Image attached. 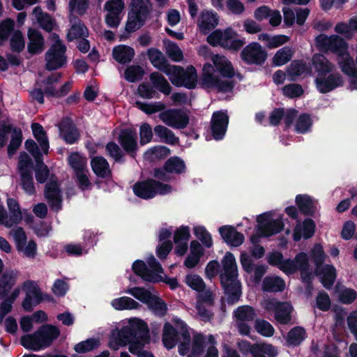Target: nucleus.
Segmentation results:
<instances>
[{
  "label": "nucleus",
  "mask_w": 357,
  "mask_h": 357,
  "mask_svg": "<svg viewBox=\"0 0 357 357\" xmlns=\"http://www.w3.org/2000/svg\"><path fill=\"white\" fill-rule=\"evenodd\" d=\"M150 342L149 329L147 324L137 317L122 320L119 326L112 330L109 340L110 348L117 350L120 347L128 345L132 354L138 357H154L146 351H139Z\"/></svg>",
  "instance_id": "nucleus-1"
},
{
  "label": "nucleus",
  "mask_w": 357,
  "mask_h": 357,
  "mask_svg": "<svg viewBox=\"0 0 357 357\" xmlns=\"http://www.w3.org/2000/svg\"><path fill=\"white\" fill-rule=\"evenodd\" d=\"M315 45L321 51L336 54L341 70L350 77V88L357 89V44L354 50L356 63L348 51L347 43L337 35L320 34L315 38Z\"/></svg>",
  "instance_id": "nucleus-2"
},
{
  "label": "nucleus",
  "mask_w": 357,
  "mask_h": 357,
  "mask_svg": "<svg viewBox=\"0 0 357 357\" xmlns=\"http://www.w3.org/2000/svg\"><path fill=\"white\" fill-rule=\"evenodd\" d=\"M211 63H206L203 66L202 75V84L204 87L217 90L220 92L230 91L233 86L228 79L234 75V70L227 57L220 54L213 55Z\"/></svg>",
  "instance_id": "nucleus-3"
},
{
  "label": "nucleus",
  "mask_w": 357,
  "mask_h": 357,
  "mask_svg": "<svg viewBox=\"0 0 357 357\" xmlns=\"http://www.w3.org/2000/svg\"><path fill=\"white\" fill-rule=\"evenodd\" d=\"M312 62L317 73L314 83L320 93H326L343 85L342 77L334 71L335 66L324 55L314 54Z\"/></svg>",
  "instance_id": "nucleus-4"
},
{
  "label": "nucleus",
  "mask_w": 357,
  "mask_h": 357,
  "mask_svg": "<svg viewBox=\"0 0 357 357\" xmlns=\"http://www.w3.org/2000/svg\"><path fill=\"white\" fill-rule=\"evenodd\" d=\"M220 280L228 302L234 303L238 301L241 295V284L238 280V266L234 255L227 252L221 260Z\"/></svg>",
  "instance_id": "nucleus-5"
},
{
  "label": "nucleus",
  "mask_w": 357,
  "mask_h": 357,
  "mask_svg": "<svg viewBox=\"0 0 357 357\" xmlns=\"http://www.w3.org/2000/svg\"><path fill=\"white\" fill-rule=\"evenodd\" d=\"M146 263L147 264L142 260L135 261L132 266V271L144 281L151 282L165 281L172 289L178 287V284L176 279L167 278L165 280L163 268L153 255L146 257Z\"/></svg>",
  "instance_id": "nucleus-6"
},
{
  "label": "nucleus",
  "mask_w": 357,
  "mask_h": 357,
  "mask_svg": "<svg viewBox=\"0 0 357 357\" xmlns=\"http://www.w3.org/2000/svg\"><path fill=\"white\" fill-rule=\"evenodd\" d=\"M60 335L59 329L53 325H44L35 332L26 333L20 338V344L25 349L39 351L50 347Z\"/></svg>",
  "instance_id": "nucleus-7"
},
{
  "label": "nucleus",
  "mask_w": 357,
  "mask_h": 357,
  "mask_svg": "<svg viewBox=\"0 0 357 357\" xmlns=\"http://www.w3.org/2000/svg\"><path fill=\"white\" fill-rule=\"evenodd\" d=\"M255 234L251 236V242L257 243L260 237H270L280 233L284 228L283 215L276 211H268L256 218Z\"/></svg>",
  "instance_id": "nucleus-8"
},
{
  "label": "nucleus",
  "mask_w": 357,
  "mask_h": 357,
  "mask_svg": "<svg viewBox=\"0 0 357 357\" xmlns=\"http://www.w3.org/2000/svg\"><path fill=\"white\" fill-rule=\"evenodd\" d=\"M214 339L210 335L206 341L202 335H196L192 342H183L178 346V352L181 356L187 357H198L204 349L207 348L204 357H218V352L213 345Z\"/></svg>",
  "instance_id": "nucleus-9"
},
{
  "label": "nucleus",
  "mask_w": 357,
  "mask_h": 357,
  "mask_svg": "<svg viewBox=\"0 0 357 357\" xmlns=\"http://www.w3.org/2000/svg\"><path fill=\"white\" fill-rule=\"evenodd\" d=\"M206 40L211 45L220 46L225 50L238 51L245 44V40L238 37V33L231 27L216 29L211 32Z\"/></svg>",
  "instance_id": "nucleus-10"
},
{
  "label": "nucleus",
  "mask_w": 357,
  "mask_h": 357,
  "mask_svg": "<svg viewBox=\"0 0 357 357\" xmlns=\"http://www.w3.org/2000/svg\"><path fill=\"white\" fill-rule=\"evenodd\" d=\"M310 257L315 265V273L320 278L321 282L326 288H330L333 284L336 274L333 266L323 265L326 255L321 245L316 244L310 251Z\"/></svg>",
  "instance_id": "nucleus-11"
},
{
  "label": "nucleus",
  "mask_w": 357,
  "mask_h": 357,
  "mask_svg": "<svg viewBox=\"0 0 357 357\" xmlns=\"http://www.w3.org/2000/svg\"><path fill=\"white\" fill-rule=\"evenodd\" d=\"M158 179H149L136 183L132 188L135 195L142 199H149L158 195H163L170 193L173 188L161 182Z\"/></svg>",
  "instance_id": "nucleus-12"
},
{
  "label": "nucleus",
  "mask_w": 357,
  "mask_h": 357,
  "mask_svg": "<svg viewBox=\"0 0 357 357\" xmlns=\"http://www.w3.org/2000/svg\"><path fill=\"white\" fill-rule=\"evenodd\" d=\"M7 205L9 215H7L3 207L0 205V224L3 225L7 228H11L18 225L22 219L27 224L32 222L33 217L26 210L22 211L15 199L8 198Z\"/></svg>",
  "instance_id": "nucleus-13"
},
{
  "label": "nucleus",
  "mask_w": 357,
  "mask_h": 357,
  "mask_svg": "<svg viewBox=\"0 0 357 357\" xmlns=\"http://www.w3.org/2000/svg\"><path fill=\"white\" fill-rule=\"evenodd\" d=\"M50 39L52 43L45 54L46 67L49 70H55L63 66L66 63V47L58 35L52 33Z\"/></svg>",
  "instance_id": "nucleus-14"
},
{
  "label": "nucleus",
  "mask_w": 357,
  "mask_h": 357,
  "mask_svg": "<svg viewBox=\"0 0 357 357\" xmlns=\"http://www.w3.org/2000/svg\"><path fill=\"white\" fill-rule=\"evenodd\" d=\"M15 245L17 251L23 257L34 259L37 255V244L33 240L27 239L26 234L22 227H16L9 232Z\"/></svg>",
  "instance_id": "nucleus-15"
},
{
  "label": "nucleus",
  "mask_w": 357,
  "mask_h": 357,
  "mask_svg": "<svg viewBox=\"0 0 357 357\" xmlns=\"http://www.w3.org/2000/svg\"><path fill=\"white\" fill-rule=\"evenodd\" d=\"M174 321L176 331L169 323H166L163 328L162 342L164 346L168 349L174 347L179 335L183 338L181 344L185 341L188 342V340L191 342L190 340V334L183 321L178 319H175Z\"/></svg>",
  "instance_id": "nucleus-16"
},
{
  "label": "nucleus",
  "mask_w": 357,
  "mask_h": 357,
  "mask_svg": "<svg viewBox=\"0 0 357 357\" xmlns=\"http://www.w3.org/2000/svg\"><path fill=\"white\" fill-rule=\"evenodd\" d=\"M18 289L20 294L23 291L24 298L22 302V307L26 312H30L43 299V295L38 284L32 280H26L22 284L15 287Z\"/></svg>",
  "instance_id": "nucleus-17"
},
{
  "label": "nucleus",
  "mask_w": 357,
  "mask_h": 357,
  "mask_svg": "<svg viewBox=\"0 0 357 357\" xmlns=\"http://www.w3.org/2000/svg\"><path fill=\"white\" fill-rule=\"evenodd\" d=\"M280 269L287 274H291L299 270L303 280H307L312 274L310 273L309 259L305 252L298 253L294 260L283 259Z\"/></svg>",
  "instance_id": "nucleus-18"
},
{
  "label": "nucleus",
  "mask_w": 357,
  "mask_h": 357,
  "mask_svg": "<svg viewBox=\"0 0 357 357\" xmlns=\"http://www.w3.org/2000/svg\"><path fill=\"white\" fill-rule=\"evenodd\" d=\"M144 3L145 1H132L126 25V30L128 32L135 31L142 26L146 19L149 8Z\"/></svg>",
  "instance_id": "nucleus-19"
},
{
  "label": "nucleus",
  "mask_w": 357,
  "mask_h": 357,
  "mask_svg": "<svg viewBox=\"0 0 357 357\" xmlns=\"http://www.w3.org/2000/svg\"><path fill=\"white\" fill-rule=\"evenodd\" d=\"M159 118L166 126L175 129H183L189 123L188 114L179 109H168L159 114Z\"/></svg>",
  "instance_id": "nucleus-20"
},
{
  "label": "nucleus",
  "mask_w": 357,
  "mask_h": 357,
  "mask_svg": "<svg viewBox=\"0 0 357 357\" xmlns=\"http://www.w3.org/2000/svg\"><path fill=\"white\" fill-rule=\"evenodd\" d=\"M241 58L248 64L261 65L267 59V52L259 43H251L241 51Z\"/></svg>",
  "instance_id": "nucleus-21"
},
{
  "label": "nucleus",
  "mask_w": 357,
  "mask_h": 357,
  "mask_svg": "<svg viewBox=\"0 0 357 357\" xmlns=\"http://www.w3.org/2000/svg\"><path fill=\"white\" fill-rule=\"evenodd\" d=\"M185 171V165L183 160L178 157H172L167 160L163 169H156L154 176L156 179L166 181L171 180L169 174H182Z\"/></svg>",
  "instance_id": "nucleus-22"
},
{
  "label": "nucleus",
  "mask_w": 357,
  "mask_h": 357,
  "mask_svg": "<svg viewBox=\"0 0 357 357\" xmlns=\"http://www.w3.org/2000/svg\"><path fill=\"white\" fill-rule=\"evenodd\" d=\"M45 197L50 207L56 211L61 209L62 202V193L60 185L54 176L52 175L48 178L45 185Z\"/></svg>",
  "instance_id": "nucleus-23"
},
{
  "label": "nucleus",
  "mask_w": 357,
  "mask_h": 357,
  "mask_svg": "<svg viewBox=\"0 0 357 357\" xmlns=\"http://www.w3.org/2000/svg\"><path fill=\"white\" fill-rule=\"evenodd\" d=\"M185 283L192 290L199 293V299L207 303L213 301V294L206 289L205 282L197 274L189 273L185 275Z\"/></svg>",
  "instance_id": "nucleus-24"
},
{
  "label": "nucleus",
  "mask_w": 357,
  "mask_h": 357,
  "mask_svg": "<svg viewBox=\"0 0 357 357\" xmlns=\"http://www.w3.org/2000/svg\"><path fill=\"white\" fill-rule=\"evenodd\" d=\"M123 1H106L105 10L107 12L105 23L109 27H117L123 15Z\"/></svg>",
  "instance_id": "nucleus-25"
},
{
  "label": "nucleus",
  "mask_w": 357,
  "mask_h": 357,
  "mask_svg": "<svg viewBox=\"0 0 357 357\" xmlns=\"http://www.w3.org/2000/svg\"><path fill=\"white\" fill-rule=\"evenodd\" d=\"M19 273L15 270H7L0 277V299L9 298L17 283Z\"/></svg>",
  "instance_id": "nucleus-26"
},
{
  "label": "nucleus",
  "mask_w": 357,
  "mask_h": 357,
  "mask_svg": "<svg viewBox=\"0 0 357 357\" xmlns=\"http://www.w3.org/2000/svg\"><path fill=\"white\" fill-rule=\"evenodd\" d=\"M229 123V117L225 112H214L211 119V132L215 139H222L225 136Z\"/></svg>",
  "instance_id": "nucleus-27"
},
{
  "label": "nucleus",
  "mask_w": 357,
  "mask_h": 357,
  "mask_svg": "<svg viewBox=\"0 0 357 357\" xmlns=\"http://www.w3.org/2000/svg\"><path fill=\"white\" fill-rule=\"evenodd\" d=\"M222 239L229 245L238 247L244 242V236L238 232L234 227L225 225L218 229Z\"/></svg>",
  "instance_id": "nucleus-28"
},
{
  "label": "nucleus",
  "mask_w": 357,
  "mask_h": 357,
  "mask_svg": "<svg viewBox=\"0 0 357 357\" xmlns=\"http://www.w3.org/2000/svg\"><path fill=\"white\" fill-rule=\"evenodd\" d=\"M93 238L94 234L92 232L89 231H85L83 236L85 244L84 246L76 243H69L64 246V250L68 255L74 256L86 254L89 250L87 247H91L94 244Z\"/></svg>",
  "instance_id": "nucleus-29"
},
{
  "label": "nucleus",
  "mask_w": 357,
  "mask_h": 357,
  "mask_svg": "<svg viewBox=\"0 0 357 357\" xmlns=\"http://www.w3.org/2000/svg\"><path fill=\"white\" fill-rule=\"evenodd\" d=\"M218 24L219 17L217 13L209 10L202 12L197 21L199 29L204 34L208 33Z\"/></svg>",
  "instance_id": "nucleus-30"
},
{
  "label": "nucleus",
  "mask_w": 357,
  "mask_h": 357,
  "mask_svg": "<svg viewBox=\"0 0 357 357\" xmlns=\"http://www.w3.org/2000/svg\"><path fill=\"white\" fill-rule=\"evenodd\" d=\"M315 224L312 219L307 218L302 222H298L294 229V240L298 241L301 238H309L314 233Z\"/></svg>",
  "instance_id": "nucleus-31"
},
{
  "label": "nucleus",
  "mask_w": 357,
  "mask_h": 357,
  "mask_svg": "<svg viewBox=\"0 0 357 357\" xmlns=\"http://www.w3.org/2000/svg\"><path fill=\"white\" fill-rule=\"evenodd\" d=\"M295 202L299 210L305 215H312L317 211V201L308 195H298Z\"/></svg>",
  "instance_id": "nucleus-32"
},
{
  "label": "nucleus",
  "mask_w": 357,
  "mask_h": 357,
  "mask_svg": "<svg viewBox=\"0 0 357 357\" xmlns=\"http://www.w3.org/2000/svg\"><path fill=\"white\" fill-rule=\"evenodd\" d=\"M119 142L123 149L129 153H134L137 149L136 135L131 130H123L119 135Z\"/></svg>",
  "instance_id": "nucleus-33"
},
{
  "label": "nucleus",
  "mask_w": 357,
  "mask_h": 357,
  "mask_svg": "<svg viewBox=\"0 0 357 357\" xmlns=\"http://www.w3.org/2000/svg\"><path fill=\"white\" fill-rule=\"evenodd\" d=\"M29 43L28 52L31 54H37L44 50V40L41 34L36 30L29 29L28 31Z\"/></svg>",
  "instance_id": "nucleus-34"
},
{
  "label": "nucleus",
  "mask_w": 357,
  "mask_h": 357,
  "mask_svg": "<svg viewBox=\"0 0 357 357\" xmlns=\"http://www.w3.org/2000/svg\"><path fill=\"white\" fill-rule=\"evenodd\" d=\"M296 111L293 109L287 110L275 109L272 112L270 116V123L271 125H278L281 119H283L287 126L293 123V119L296 117Z\"/></svg>",
  "instance_id": "nucleus-35"
},
{
  "label": "nucleus",
  "mask_w": 357,
  "mask_h": 357,
  "mask_svg": "<svg viewBox=\"0 0 357 357\" xmlns=\"http://www.w3.org/2000/svg\"><path fill=\"white\" fill-rule=\"evenodd\" d=\"M111 306L116 310H132L139 309L141 305L128 296H121L111 301Z\"/></svg>",
  "instance_id": "nucleus-36"
},
{
  "label": "nucleus",
  "mask_w": 357,
  "mask_h": 357,
  "mask_svg": "<svg viewBox=\"0 0 357 357\" xmlns=\"http://www.w3.org/2000/svg\"><path fill=\"white\" fill-rule=\"evenodd\" d=\"M60 79V75L58 73L52 74L51 76L45 81H40L44 93L48 97H59L61 96V92L59 91L57 87V82Z\"/></svg>",
  "instance_id": "nucleus-37"
},
{
  "label": "nucleus",
  "mask_w": 357,
  "mask_h": 357,
  "mask_svg": "<svg viewBox=\"0 0 357 357\" xmlns=\"http://www.w3.org/2000/svg\"><path fill=\"white\" fill-rule=\"evenodd\" d=\"M287 71L289 80H295L300 76L308 75L311 73L310 67L301 61H294L288 67Z\"/></svg>",
  "instance_id": "nucleus-38"
},
{
  "label": "nucleus",
  "mask_w": 357,
  "mask_h": 357,
  "mask_svg": "<svg viewBox=\"0 0 357 357\" xmlns=\"http://www.w3.org/2000/svg\"><path fill=\"white\" fill-rule=\"evenodd\" d=\"M60 134L68 144L76 142L79 137V133L75 126L68 120L63 121L60 127Z\"/></svg>",
  "instance_id": "nucleus-39"
},
{
  "label": "nucleus",
  "mask_w": 357,
  "mask_h": 357,
  "mask_svg": "<svg viewBox=\"0 0 357 357\" xmlns=\"http://www.w3.org/2000/svg\"><path fill=\"white\" fill-rule=\"evenodd\" d=\"M112 54L116 61L126 63L131 61L135 55V51L130 47L121 45L113 49Z\"/></svg>",
  "instance_id": "nucleus-40"
},
{
  "label": "nucleus",
  "mask_w": 357,
  "mask_h": 357,
  "mask_svg": "<svg viewBox=\"0 0 357 357\" xmlns=\"http://www.w3.org/2000/svg\"><path fill=\"white\" fill-rule=\"evenodd\" d=\"M169 77L171 82L176 86H182L181 77L184 75L183 68L167 64L162 70Z\"/></svg>",
  "instance_id": "nucleus-41"
},
{
  "label": "nucleus",
  "mask_w": 357,
  "mask_h": 357,
  "mask_svg": "<svg viewBox=\"0 0 357 357\" xmlns=\"http://www.w3.org/2000/svg\"><path fill=\"white\" fill-rule=\"evenodd\" d=\"M293 311L291 305L288 302H282L275 312V320L282 324H287L290 322L291 313Z\"/></svg>",
  "instance_id": "nucleus-42"
},
{
  "label": "nucleus",
  "mask_w": 357,
  "mask_h": 357,
  "mask_svg": "<svg viewBox=\"0 0 357 357\" xmlns=\"http://www.w3.org/2000/svg\"><path fill=\"white\" fill-rule=\"evenodd\" d=\"M259 40L264 42L269 49L280 47L289 40V38L284 35L269 36L267 33H261L258 36Z\"/></svg>",
  "instance_id": "nucleus-43"
},
{
  "label": "nucleus",
  "mask_w": 357,
  "mask_h": 357,
  "mask_svg": "<svg viewBox=\"0 0 357 357\" xmlns=\"http://www.w3.org/2000/svg\"><path fill=\"white\" fill-rule=\"evenodd\" d=\"M284 288V281L278 276L266 277L263 281L262 289L264 291L277 292L283 291Z\"/></svg>",
  "instance_id": "nucleus-44"
},
{
  "label": "nucleus",
  "mask_w": 357,
  "mask_h": 357,
  "mask_svg": "<svg viewBox=\"0 0 357 357\" xmlns=\"http://www.w3.org/2000/svg\"><path fill=\"white\" fill-rule=\"evenodd\" d=\"M91 167L93 172L100 177H107L110 174L109 164L102 157H96L91 160Z\"/></svg>",
  "instance_id": "nucleus-45"
},
{
  "label": "nucleus",
  "mask_w": 357,
  "mask_h": 357,
  "mask_svg": "<svg viewBox=\"0 0 357 357\" xmlns=\"http://www.w3.org/2000/svg\"><path fill=\"white\" fill-rule=\"evenodd\" d=\"M125 293L132 296L147 305L152 302L153 298L155 296L149 290L142 287L129 288L125 291Z\"/></svg>",
  "instance_id": "nucleus-46"
},
{
  "label": "nucleus",
  "mask_w": 357,
  "mask_h": 357,
  "mask_svg": "<svg viewBox=\"0 0 357 357\" xmlns=\"http://www.w3.org/2000/svg\"><path fill=\"white\" fill-rule=\"evenodd\" d=\"M154 132L157 137L167 144H176L178 142V138L166 126L158 125L155 126Z\"/></svg>",
  "instance_id": "nucleus-47"
},
{
  "label": "nucleus",
  "mask_w": 357,
  "mask_h": 357,
  "mask_svg": "<svg viewBox=\"0 0 357 357\" xmlns=\"http://www.w3.org/2000/svg\"><path fill=\"white\" fill-rule=\"evenodd\" d=\"M294 122L295 130L301 134H304L310 131L312 126V120L310 115L306 114H301L299 116L296 115L293 119Z\"/></svg>",
  "instance_id": "nucleus-48"
},
{
  "label": "nucleus",
  "mask_w": 357,
  "mask_h": 357,
  "mask_svg": "<svg viewBox=\"0 0 357 357\" xmlns=\"http://www.w3.org/2000/svg\"><path fill=\"white\" fill-rule=\"evenodd\" d=\"M294 51L289 47H284L275 54L272 59V63L275 66H281L291 60Z\"/></svg>",
  "instance_id": "nucleus-49"
},
{
  "label": "nucleus",
  "mask_w": 357,
  "mask_h": 357,
  "mask_svg": "<svg viewBox=\"0 0 357 357\" xmlns=\"http://www.w3.org/2000/svg\"><path fill=\"white\" fill-rule=\"evenodd\" d=\"M193 233L202 244L206 248H211L213 245L211 234L204 226L196 225L193 227Z\"/></svg>",
  "instance_id": "nucleus-50"
},
{
  "label": "nucleus",
  "mask_w": 357,
  "mask_h": 357,
  "mask_svg": "<svg viewBox=\"0 0 357 357\" xmlns=\"http://www.w3.org/2000/svg\"><path fill=\"white\" fill-rule=\"evenodd\" d=\"M150 80L154 87L165 95L171 92V86L165 77L158 73H153L150 75Z\"/></svg>",
  "instance_id": "nucleus-51"
},
{
  "label": "nucleus",
  "mask_w": 357,
  "mask_h": 357,
  "mask_svg": "<svg viewBox=\"0 0 357 357\" xmlns=\"http://www.w3.org/2000/svg\"><path fill=\"white\" fill-rule=\"evenodd\" d=\"M33 15L43 29L47 31H50L54 29V21L48 15L43 13L40 8L37 7L34 8Z\"/></svg>",
  "instance_id": "nucleus-52"
},
{
  "label": "nucleus",
  "mask_w": 357,
  "mask_h": 357,
  "mask_svg": "<svg viewBox=\"0 0 357 357\" xmlns=\"http://www.w3.org/2000/svg\"><path fill=\"white\" fill-rule=\"evenodd\" d=\"M20 290L14 289L9 298H3L4 301L0 303V323L3 322V319L13 308V303L20 296Z\"/></svg>",
  "instance_id": "nucleus-53"
},
{
  "label": "nucleus",
  "mask_w": 357,
  "mask_h": 357,
  "mask_svg": "<svg viewBox=\"0 0 357 357\" xmlns=\"http://www.w3.org/2000/svg\"><path fill=\"white\" fill-rule=\"evenodd\" d=\"M31 129L33 136L40 144L44 153L47 154L49 149V143L43 128L38 123H33Z\"/></svg>",
  "instance_id": "nucleus-54"
},
{
  "label": "nucleus",
  "mask_w": 357,
  "mask_h": 357,
  "mask_svg": "<svg viewBox=\"0 0 357 357\" xmlns=\"http://www.w3.org/2000/svg\"><path fill=\"white\" fill-rule=\"evenodd\" d=\"M234 314L236 322H245L252 321L254 319L256 315L254 309L248 305L238 307L234 311Z\"/></svg>",
  "instance_id": "nucleus-55"
},
{
  "label": "nucleus",
  "mask_w": 357,
  "mask_h": 357,
  "mask_svg": "<svg viewBox=\"0 0 357 357\" xmlns=\"http://www.w3.org/2000/svg\"><path fill=\"white\" fill-rule=\"evenodd\" d=\"M148 56L153 66L161 71L168 64L163 54L158 50H149L148 51Z\"/></svg>",
  "instance_id": "nucleus-56"
},
{
  "label": "nucleus",
  "mask_w": 357,
  "mask_h": 357,
  "mask_svg": "<svg viewBox=\"0 0 357 357\" xmlns=\"http://www.w3.org/2000/svg\"><path fill=\"white\" fill-rule=\"evenodd\" d=\"M137 107L147 114H152L158 112H163L166 108V105L161 102H153L151 103H146L137 101L136 102Z\"/></svg>",
  "instance_id": "nucleus-57"
},
{
  "label": "nucleus",
  "mask_w": 357,
  "mask_h": 357,
  "mask_svg": "<svg viewBox=\"0 0 357 357\" xmlns=\"http://www.w3.org/2000/svg\"><path fill=\"white\" fill-rule=\"evenodd\" d=\"M197 81V75L195 68L192 66H188L186 70H184V75L181 77L182 86L193 89L196 86Z\"/></svg>",
  "instance_id": "nucleus-58"
},
{
  "label": "nucleus",
  "mask_w": 357,
  "mask_h": 357,
  "mask_svg": "<svg viewBox=\"0 0 357 357\" xmlns=\"http://www.w3.org/2000/svg\"><path fill=\"white\" fill-rule=\"evenodd\" d=\"M68 162L75 174L86 169V159L77 153H71L68 157Z\"/></svg>",
  "instance_id": "nucleus-59"
},
{
  "label": "nucleus",
  "mask_w": 357,
  "mask_h": 357,
  "mask_svg": "<svg viewBox=\"0 0 357 357\" xmlns=\"http://www.w3.org/2000/svg\"><path fill=\"white\" fill-rule=\"evenodd\" d=\"M336 294L338 299L345 304L351 303L357 297V292L350 288L337 287L336 289Z\"/></svg>",
  "instance_id": "nucleus-60"
},
{
  "label": "nucleus",
  "mask_w": 357,
  "mask_h": 357,
  "mask_svg": "<svg viewBox=\"0 0 357 357\" xmlns=\"http://www.w3.org/2000/svg\"><path fill=\"white\" fill-rule=\"evenodd\" d=\"M99 345L100 341L98 338H89L75 344L74 349L77 353L83 354L93 350Z\"/></svg>",
  "instance_id": "nucleus-61"
},
{
  "label": "nucleus",
  "mask_w": 357,
  "mask_h": 357,
  "mask_svg": "<svg viewBox=\"0 0 357 357\" xmlns=\"http://www.w3.org/2000/svg\"><path fill=\"white\" fill-rule=\"evenodd\" d=\"M170 154V150L164 146H158L149 149L144 154L146 159L153 160L158 158L166 157Z\"/></svg>",
  "instance_id": "nucleus-62"
},
{
  "label": "nucleus",
  "mask_w": 357,
  "mask_h": 357,
  "mask_svg": "<svg viewBox=\"0 0 357 357\" xmlns=\"http://www.w3.org/2000/svg\"><path fill=\"white\" fill-rule=\"evenodd\" d=\"M166 52L169 57L175 62L181 61L183 59V54L181 48L171 41L165 42Z\"/></svg>",
  "instance_id": "nucleus-63"
},
{
  "label": "nucleus",
  "mask_w": 357,
  "mask_h": 357,
  "mask_svg": "<svg viewBox=\"0 0 357 357\" xmlns=\"http://www.w3.org/2000/svg\"><path fill=\"white\" fill-rule=\"evenodd\" d=\"M255 328L257 333L264 337H271L275 333L273 326L264 319H257L255 323Z\"/></svg>",
  "instance_id": "nucleus-64"
}]
</instances>
